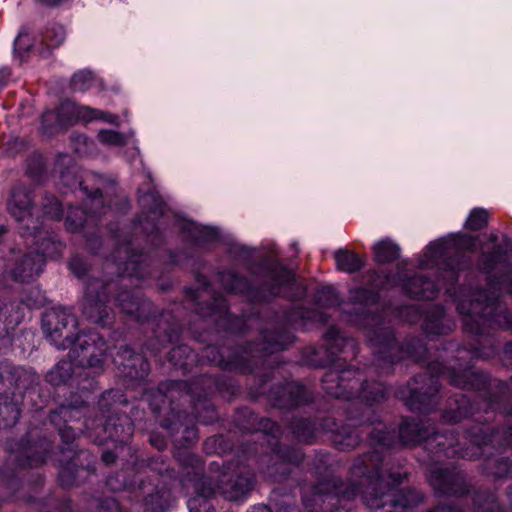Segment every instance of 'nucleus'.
I'll return each instance as SVG.
<instances>
[{"instance_id": "obj_45", "label": "nucleus", "mask_w": 512, "mask_h": 512, "mask_svg": "<svg viewBox=\"0 0 512 512\" xmlns=\"http://www.w3.org/2000/svg\"><path fill=\"white\" fill-rule=\"evenodd\" d=\"M45 214L52 219H60L62 216V207L57 199L52 198L49 206H45Z\"/></svg>"}, {"instance_id": "obj_14", "label": "nucleus", "mask_w": 512, "mask_h": 512, "mask_svg": "<svg viewBox=\"0 0 512 512\" xmlns=\"http://www.w3.org/2000/svg\"><path fill=\"white\" fill-rule=\"evenodd\" d=\"M361 381L360 372L351 369L342 371L340 375L329 372L323 380L327 393L336 398H350L352 391L358 389Z\"/></svg>"}, {"instance_id": "obj_10", "label": "nucleus", "mask_w": 512, "mask_h": 512, "mask_svg": "<svg viewBox=\"0 0 512 512\" xmlns=\"http://www.w3.org/2000/svg\"><path fill=\"white\" fill-rule=\"evenodd\" d=\"M399 284H401L407 294L423 300L433 299L440 288L438 284L424 279L422 276L402 279L400 274L397 276L377 274L371 281V287L376 289L391 288Z\"/></svg>"}, {"instance_id": "obj_23", "label": "nucleus", "mask_w": 512, "mask_h": 512, "mask_svg": "<svg viewBox=\"0 0 512 512\" xmlns=\"http://www.w3.org/2000/svg\"><path fill=\"white\" fill-rule=\"evenodd\" d=\"M270 279V294L273 296L283 295L288 296L286 289L295 284L294 274L284 268L279 267L269 273Z\"/></svg>"}, {"instance_id": "obj_37", "label": "nucleus", "mask_w": 512, "mask_h": 512, "mask_svg": "<svg viewBox=\"0 0 512 512\" xmlns=\"http://www.w3.org/2000/svg\"><path fill=\"white\" fill-rule=\"evenodd\" d=\"M97 512H128L124 510L116 497L105 496L97 500Z\"/></svg>"}, {"instance_id": "obj_5", "label": "nucleus", "mask_w": 512, "mask_h": 512, "mask_svg": "<svg viewBox=\"0 0 512 512\" xmlns=\"http://www.w3.org/2000/svg\"><path fill=\"white\" fill-rule=\"evenodd\" d=\"M42 234L38 227L33 229L26 241L35 244V249L29 254L15 255V266L10 269L14 280L30 281L42 272L47 258L56 259L62 254L63 244L52 236L42 238Z\"/></svg>"}, {"instance_id": "obj_3", "label": "nucleus", "mask_w": 512, "mask_h": 512, "mask_svg": "<svg viewBox=\"0 0 512 512\" xmlns=\"http://www.w3.org/2000/svg\"><path fill=\"white\" fill-rule=\"evenodd\" d=\"M172 477L173 470L163 460H154L143 471L130 468L116 472L108 477L106 485L113 492L128 489L131 501L144 511L165 512L175 503L171 492L164 487L166 479Z\"/></svg>"}, {"instance_id": "obj_17", "label": "nucleus", "mask_w": 512, "mask_h": 512, "mask_svg": "<svg viewBox=\"0 0 512 512\" xmlns=\"http://www.w3.org/2000/svg\"><path fill=\"white\" fill-rule=\"evenodd\" d=\"M462 476L448 468H434L430 474V483L441 494H457L462 491Z\"/></svg>"}, {"instance_id": "obj_18", "label": "nucleus", "mask_w": 512, "mask_h": 512, "mask_svg": "<svg viewBox=\"0 0 512 512\" xmlns=\"http://www.w3.org/2000/svg\"><path fill=\"white\" fill-rule=\"evenodd\" d=\"M176 226L187 233V236L194 240L197 244L203 245L214 242L219 236L216 228L196 224L183 218H176Z\"/></svg>"}, {"instance_id": "obj_48", "label": "nucleus", "mask_w": 512, "mask_h": 512, "mask_svg": "<svg viewBox=\"0 0 512 512\" xmlns=\"http://www.w3.org/2000/svg\"><path fill=\"white\" fill-rule=\"evenodd\" d=\"M72 211L69 212V214L67 215L66 217V225L69 229L71 230H77L79 228H82L85 223L87 222V219H83L82 217H80L79 219H73L72 218Z\"/></svg>"}, {"instance_id": "obj_46", "label": "nucleus", "mask_w": 512, "mask_h": 512, "mask_svg": "<svg viewBox=\"0 0 512 512\" xmlns=\"http://www.w3.org/2000/svg\"><path fill=\"white\" fill-rule=\"evenodd\" d=\"M69 268L72 271V273L75 274L78 278H81L82 276H84L87 271L86 264L79 257H74L70 261Z\"/></svg>"}, {"instance_id": "obj_30", "label": "nucleus", "mask_w": 512, "mask_h": 512, "mask_svg": "<svg viewBox=\"0 0 512 512\" xmlns=\"http://www.w3.org/2000/svg\"><path fill=\"white\" fill-rule=\"evenodd\" d=\"M219 280L225 290L234 293H245L251 286L246 279L239 277L232 271L221 273Z\"/></svg>"}, {"instance_id": "obj_28", "label": "nucleus", "mask_w": 512, "mask_h": 512, "mask_svg": "<svg viewBox=\"0 0 512 512\" xmlns=\"http://www.w3.org/2000/svg\"><path fill=\"white\" fill-rule=\"evenodd\" d=\"M399 251V246L388 239L381 240L373 246L374 258L378 263L395 260L399 256Z\"/></svg>"}, {"instance_id": "obj_38", "label": "nucleus", "mask_w": 512, "mask_h": 512, "mask_svg": "<svg viewBox=\"0 0 512 512\" xmlns=\"http://www.w3.org/2000/svg\"><path fill=\"white\" fill-rule=\"evenodd\" d=\"M21 321V316L18 312L15 314H11L6 316L3 313V309H0V330L5 333H8L10 330H13L15 326H17Z\"/></svg>"}, {"instance_id": "obj_16", "label": "nucleus", "mask_w": 512, "mask_h": 512, "mask_svg": "<svg viewBox=\"0 0 512 512\" xmlns=\"http://www.w3.org/2000/svg\"><path fill=\"white\" fill-rule=\"evenodd\" d=\"M51 443L46 438L34 443L21 445L16 452V457L20 465L36 467L46 462Z\"/></svg>"}, {"instance_id": "obj_32", "label": "nucleus", "mask_w": 512, "mask_h": 512, "mask_svg": "<svg viewBox=\"0 0 512 512\" xmlns=\"http://www.w3.org/2000/svg\"><path fill=\"white\" fill-rule=\"evenodd\" d=\"M18 378L16 380V386L17 389H21L22 387H25L26 390L23 395V402L22 405L26 406V398H32V395L35 394V390L32 387H28V385L35 384L39 381V377L32 371L24 370V369H18L17 371Z\"/></svg>"}, {"instance_id": "obj_62", "label": "nucleus", "mask_w": 512, "mask_h": 512, "mask_svg": "<svg viewBox=\"0 0 512 512\" xmlns=\"http://www.w3.org/2000/svg\"><path fill=\"white\" fill-rule=\"evenodd\" d=\"M185 433L188 435L189 438L195 439L197 437L196 431L194 428H188L185 430Z\"/></svg>"}, {"instance_id": "obj_54", "label": "nucleus", "mask_w": 512, "mask_h": 512, "mask_svg": "<svg viewBox=\"0 0 512 512\" xmlns=\"http://www.w3.org/2000/svg\"><path fill=\"white\" fill-rule=\"evenodd\" d=\"M91 206L98 207L100 203H102V193L97 189L93 194L89 195Z\"/></svg>"}, {"instance_id": "obj_44", "label": "nucleus", "mask_w": 512, "mask_h": 512, "mask_svg": "<svg viewBox=\"0 0 512 512\" xmlns=\"http://www.w3.org/2000/svg\"><path fill=\"white\" fill-rule=\"evenodd\" d=\"M72 412L73 408L62 406L59 410L51 413L50 420L53 424L59 426V420L63 418L65 421H68L72 417Z\"/></svg>"}, {"instance_id": "obj_8", "label": "nucleus", "mask_w": 512, "mask_h": 512, "mask_svg": "<svg viewBox=\"0 0 512 512\" xmlns=\"http://www.w3.org/2000/svg\"><path fill=\"white\" fill-rule=\"evenodd\" d=\"M348 321L359 325L367 331V336L371 344L376 348V354L379 359L395 362L393 353L399 350L398 344L394 338L392 330L384 326L380 316L371 313L357 314L355 317H349Z\"/></svg>"}, {"instance_id": "obj_40", "label": "nucleus", "mask_w": 512, "mask_h": 512, "mask_svg": "<svg viewBox=\"0 0 512 512\" xmlns=\"http://www.w3.org/2000/svg\"><path fill=\"white\" fill-rule=\"evenodd\" d=\"M279 338H281V336L276 333L265 334L263 336V339L265 340L263 350L266 352L273 353L277 350L284 349L285 345L282 342H279V341L272 342L271 341L272 339H279Z\"/></svg>"}, {"instance_id": "obj_11", "label": "nucleus", "mask_w": 512, "mask_h": 512, "mask_svg": "<svg viewBox=\"0 0 512 512\" xmlns=\"http://www.w3.org/2000/svg\"><path fill=\"white\" fill-rule=\"evenodd\" d=\"M117 286L114 282L103 283L95 280L88 283L83 303V313L92 322L107 325L109 322L108 310L105 305L107 301V292L115 289Z\"/></svg>"}, {"instance_id": "obj_15", "label": "nucleus", "mask_w": 512, "mask_h": 512, "mask_svg": "<svg viewBox=\"0 0 512 512\" xmlns=\"http://www.w3.org/2000/svg\"><path fill=\"white\" fill-rule=\"evenodd\" d=\"M112 260L124 275L136 278L144 277L143 269L146 264V257L132 250L129 244L120 246Z\"/></svg>"}, {"instance_id": "obj_25", "label": "nucleus", "mask_w": 512, "mask_h": 512, "mask_svg": "<svg viewBox=\"0 0 512 512\" xmlns=\"http://www.w3.org/2000/svg\"><path fill=\"white\" fill-rule=\"evenodd\" d=\"M335 261L338 270L345 273H354L364 265V260L361 257L348 250L337 251Z\"/></svg>"}, {"instance_id": "obj_42", "label": "nucleus", "mask_w": 512, "mask_h": 512, "mask_svg": "<svg viewBox=\"0 0 512 512\" xmlns=\"http://www.w3.org/2000/svg\"><path fill=\"white\" fill-rule=\"evenodd\" d=\"M499 257H500V253L498 250H495V249L492 253H489V254H486L483 252L482 260H481V264H480L481 269H483L486 272H489L491 269L494 268V265L498 261Z\"/></svg>"}, {"instance_id": "obj_57", "label": "nucleus", "mask_w": 512, "mask_h": 512, "mask_svg": "<svg viewBox=\"0 0 512 512\" xmlns=\"http://www.w3.org/2000/svg\"><path fill=\"white\" fill-rule=\"evenodd\" d=\"M388 478L393 485H397L402 483L404 477L400 473H397L388 475Z\"/></svg>"}, {"instance_id": "obj_61", "label": "nucleus", "mask_w": 512, "mask_h": 512, "mask_svg": "<svg viewBox=\"0 0 512 512\" xmlns=\"http://www.w3.org/2000/svg\"><path fill=\"white\" fill-rule=\"evenodd\" d=\"M314 321H318V322H323V323H325V322H326V318H325V316H324V314H323V313H321V312H317V313H315V315H314Z\"/></svg>"}, {"instance_id": "obj_60", "label": "nucleus", "mask_w": 512, "mask_h": 512, "mask_svg": "<svg viewBox=\"0 0 512 512\" xmlns=\"http://www.w3.org/2000/svg\"><path fill=\"white\" fill-rule=\"evenodd\" d=\"M23 38H24L23 33H19V35L17 36V38L15 39V42H14L15 50H17L18 48L19 49L21 48V42H22Z\"/></svg>"}, {"instance_id": "obj_58", "label": "nucleus", "mask_w": 512, "mask_h": 512, "mask_svg": "<svg viewBox=\"0 0 512 512\" xmlns=\"http://www.w3.org/2000/svg\"><path fill=\"white\" fill-rule=\"evenodd\" d=\"M248 512H271L265 505H257L252 507Z\"/></svg>"}, {"instance_id": "obj_7", "label": "nucleus", "mask_w": 512, "mask_h": 512, "mask_svg": "<svg viewBox=\"0 0 512 512\" xmlns=\"http://www.w3.org/2000/svg\"><path fill=\"white\" fill-rule=\"evenodd\" d=\"M433 436L434 441L440 446V450L453 447V442L446 444L442 439L444 436L439 435L432 430L431 432L425 427V423L415 420H405L399 427L396 440V431H383L375 429L371 432V443L381 447H395L398 442L403 445H414L422 441L430 439Z\"/></svg>"}, {"instance_id": "obj_47", "label": "nucleus", "mask_w": 512, "mask_h": 512, "mask_svg": "<svg viewBox=\"0 0 512 512\" xmlns=\"http://www.w3.org/2000/svg\"><path fill=\"white\" fill-rule=\"evenodd\" d=\"M337 445H339L342 449L345 448H353L359 443V436L354 435L353 433H349L345 436L343 440L335 439Z\"/></svg>"}, {"instance_id": "obj_64", "label": "nucleus", "mask_w": 512, "mask_h": 512, "mask_svg": "<svg viewBox=\"0 0 512 512\" xmlns=\"http://www.w3.org/2000/svg\"><path fill=\"white\" fill-rule=\"evenodd\" d=\"M323 492H324V490H323V489H321L320 487H318V486H317V487H314V494H315V495H320V494H322Z\"/></svg>"}, {"instance_id": "obj_19", "label": "nucleus", "mask_w": 512, "mask_h": 512, "mask_svg": "<svg viewBox=\"0 0 512 512\" xmlns=\"http://www.w3.org/2000/svg\"><path fill=\"white\" fill-rule=\"evenodd\" d=\"M230 501H242L253 487V479L248 475H239L234 481L215 486Z\"/></svg>"}, {"instance_id": "obj_12", "label": "nucleus", "mask_w": 512, "mask_h": 512, "mask_svg": "<svg viewBox=\"0 0 512 512\" xmlns=\"http://www.w3.org/2000/svg\"><path fill=\"white\" fill-rule=\"evenodd\" d=\"M7 209L17 222H24L27 230L37 228L38 220L34 219L35 207L32 202L31 191L25 186L18 184L12 188Z\"/></svg>"}, {"instance_id": "obj_26", "label": "nucleus", "mask_w": 512, "mask_h": 512, "mask_svg": "<svg viewBox=\"0 0 512 512\" xmlns=\"http://www.w3.org/2000/svg\"><path fill=\"white\" fill-rule=\"evenodd\" d=\"M325 338L327 341V350L331 355L344 352L346 348L354 349L355 346L353 339L343 337L335 327H331L326 332Z\"/></svg>"}, {"instance_id": "obj_41", "label": "nucleus", "mask_w": 512, "mask_h": 512, "mask_svg": "<svg viewBox=\"0 0 512 512\" xmlns=\"http://www.w3.org/2000/svg\"><path fill=\"white\" fill-rule=\"evenodd\" d=\"M58 429L64 444L67 446L62 448V453L65 454L67 451L71 450L69 445L74 441L76 433L71 426H65L64 428L59 426Z\"/></svg>"}, {"instance_id": "obj_21", "label": "nucleus", "mask_w": 512, "mask_h": 512, "mask_svg": "<svg viewBox=\"0 0 512 512\" xmlns=\"http://www.w3.org/2000/svg\"><path fill=\"white\" fill-rule=\"evenodd\" d=\"M116 302L123 312L134 316L137 320L143 318L145 311L150 304L141 299L137 293L133 291H122L116 297Z\"/></svg>"}, {"instance_id": "obj_33", "label": "nucleus", "mask_w": 512, "mask_h": 512, "mask_svg": "<svg viewBox=\"0 0 512 512\" xmlns=\"http://www.w3.org/2000/svg\"><path fill=\"white\" fill-rule=\"evenodd\" d=\"M99 140L105 145L111 146H123L128 145L130 140L128 137L123 134L113 131V130H101L98 133ZM131 144L134 145V141H131ZM138 154V149L136 146H133L132 155L135 156Z\"/></svg>"}, {"instance_id": "obj_20", "label": "nucleus", "mask_w": 512, "mask_h": 512, "mask_svg": "<svg viewBox=\"0 0 512 512\" xmlns=\"http://www.w3.org/2000/svg\"><path fill=\"white\" fill-rule=\"evenodd\" d=\"M87 453L81 452L77 454L72 460L65 464H61L59 473V481L62 486L70 487L80 483V479L87 477L90 474V466H77L76 460L81 457H86Z\"/></svg>"}, {"instance_id": "obj_13", "label": "nucleus", "mask_w": 512, "mask_h": 512, "mask_svg": "<svg viewBox=\"0 0 512 512\" xmlns=\"http://www.w3.org/2000/svg\"><path fill=\"white\" fill-rule=\"evenodd\" d=\"M57 119L58 124L61 126L78 120L88 122L95 119H100L112 124L118 123L117 115L92 109L87 106H78L72 102H64L61 104L57 111Z\"/></svg>"}, {"instance_id": "obj_53", "label": "nucleus", "mask_w": 512, "mask_h": 512, "mask_svg": "<svg viewBox=\"0 0 512 512\" xmlns=\"http://www.w3.org/2000/svg\"><path fill=\"white\" fill-rule=\"evenodd\" d=\"M117 454L114 451L107 450L102 454V461L106 464H112L115 462Z\"/></svg>"}, {"instance_id": "obj_36", "label": "nucleus", "mask_w": 512, "mask_h": 512, "mask_svg": "<svg viewBox=\"0 0 512 512\" xmlns=\"http://www.w3.org/2000/svg\"><path fill=\"white\" fill-rule=\"evenodd\" d=\"M487 221L488 212L484 209L476 208L469 214L465 225L470 230H479L486 225Z\"/></svg>"}, {"instance_id": "obj_59", "label": "nucleus", "mask_w": 512, "mask_h": 512, "mask_svg": "<svg viewBox=\"0 0 512 512\" xmlns=\"http://www.w3.org/2000/svg\"><path fill=\"white\" fill-rule=\"evenodd\" d=\"M150 442L152 445L156 446L158 449H162L164 446V441L162 439L151 438Z\"/></svg>"}, {"instance_id": "obj_51", "label": "nucleus", "mask_w": 512, "mask_h": 512, "mask_svg": "<svg viewBox=\"0 0 512 512\" xmlns=\"http://www.w3.org/2000/svg\"><path fill=\"white\" fill-rule=\"evenodd\" d=\"M465 412L462 411L460 407L456 411H453L452 413L446 412L443 416L444 420L447 422H458L460 419H462L465 416Z\"/></svg>"}, {"instance_id": "obj_43", "label": "nucleus", "mask_w": 512, "mask_h": 512, "mask_svg": "<svg viewBox=\"0 0 512 512\" xmlns=\"http://www.w3.org/2000/svg\"><path fill=\"white\" fill-rule=\"evenodd\" d=\"M319 301L325 303L328 306H332L338 303V297L334 288L323 287L319 293Z\"/></svg>"}, {"instance_id": "obj_22", "label": "nucleus", "mask_w": 512, "mask_h": 512, "mask_svg": "<svg viewBox=\"0 0 512 512\" xmlns=\"http://www.w3.org/2000/svg\"><path fill=\"white\" fill-rule=\"evenodd\" d=\"M139 201L143 209H147L145 219L140 220V225L145 230H148L146 223L154 221L159 216L165 215V205L162 199L154 192H148L141 195Z\"/></svg>"}, {"instance_id": "obj_1", "label": "nucleus", "mask_w": 512, "mask_h": 512, "mask_svg": "<svg viewBox=\"0 0 512 512\" xmlns=\"http://www.w3.org/2000/svg\"><path fill=\"white\" fill-rule=\"evenodd\" d=\"M477 240L465 234H452L445 239L430 243L423 252L419 267L431 269L436 267L442 278V286L449 295L454 297L457 310L463 316L466 330L474 334L483 332L482 326L495 324L509 327V314L502 307L499 296L500 287L490 282L488 292L473 291L461 288L458 294H452V285L457 279L458 271L462 269L460 260L466 252L476 250Z\"/></svg>"}, {"instance_id": "obj_52", "label": "nucleus", "mask_w": 512, "mask_h": 512, "mask_svg": "<svg viewBox=\"0 0 512 512\" xmlns=\"http://www.w3.org/2000/svg\"><path fill=\"white\" fill-rule=\"evenodd\" d=\"M189 351H190V349L187 346L175 347L170 352V358H171V360H173V359H175L178 356H181L183 354H187V352H189Z\"/></svg>"}, {"instance_id": "obj_9", "label": "nucleus", "mask_w": 512, "mask_h": 512, "mask_svg": "<svg viewBox=\"0 0 512 512\" xmlns=\"http://www.w3.org/2000/svg\"><path fill=\"white\" fill-rule=\"evenodd\" d=\"M87 436L99 445H104L108 440L123 445L128 443L133 435V425L124 415L106 417L105 423L96 420H87L85 423ZM123 450V446H116Z\"/></svg>"}, {"instance_id": "obj_4", "label": "nucleus", "mask_w": 512, "mask_h": 512, "mask_svg": "<svg viewBox=\"0 0 512 512\" xmlns=\"http://www.w3.org/2000/svg\"><path fill=\"white\" fill-rule=\"evenodd\" d=\"M352 473L364 479L361 485L367 483L364 499L374 512H401L400 509L417 505L422 500L421 494L415 490L405 492L390 486L380 472L378 452L358 459L353 465Z\"/></svg>"}, {"instance_id": "obj_2", "label": "nucleus", "mask_w": 512, "mask_h": 512, "mask_svg": "<svg viewBox=\"0 0 512 512\" xmlns=\"http://www.w3.org/2000/svg\"><path fill=\"white\" fill-rule=\"evenodd\" d=\"M42 329L46 338L58 349H69V359L59 361L46 376L52 385L87 377L88 369H103L106 343L97 332L79 334L78 322L70 309L57 308L47 312L42 319Z\"/></svg>"}, {"instance_id": "obj_27", "label": "nucleus", "mask_w": 512, "mask_h": 512, "mask_svg": "<svg viewBox=\"0 0 512 512\" xmlns=\"http://www.w3.org/2000/svg\"><path fill=\"white\" fill-rule=\"evenodd\" d=\"M447 320L442 308H435L431 315L425 318V331L431 335L445 334L451 329L450 325L446 324Z\"/></svg>"}, {"instance_id": "obj_50", "label": "nucleus", "mask_w": 512, "mask_h": 512, "mask_svg": "<svg viewBox=\"0 0 512 512\" xmlns=\"http://www.w3.org/2000/svg\"><path fill=\"white\" fill-rule=\"evenodd\" d=\"M285 462L291 464H299L302 461V453L298 450H293L288 452L287 454L281 456Z\"/></svg>"}, {"instance_id": "obj_56", "label": "nucleus", "mask_w": 512, "mask_h": 512, "mask_svg": "<svg viewBox=\"0 0 512 512\" xmlns=\"http://www.w3.org/2000/svg\"><path fill=\"white\" fill-rule=\"evenodd\" d=\"M431 512H461V510L449 505H441L433 509Z\"/></svg>"}, {"instance_id": "obj_55", "label": "nucleus", "mask_w": 512, "mask_h": 512, "mask_svg": "<svg viewBox=\"0 0 512 512\" xmlns=\"http://www.w3.org/2000/svg\"><path fill=\"white\" fill-rule=\"evenodd\" d=\"M11 75V71L8 67H3L0 69V89L5 85L6 79H8Z\"/></svg>"}, {"instance_id": "obj_6", "label": "nucleus", "mask_w": 512, "mask_h": 512, "mask_svg": "<svg viewBox=\"0 0 512 512\" xmlns=\"http://www.w3.org/2000/svg\"><path fill=\"white\" fill-rule=\"evenodd\" d=\"M185 476L181 480L183 486L192 487L195 495L187 501L189 512H215L210 503V497L216 492L210 478L202 475L203 465L197 456L190 451H184L177 456Z\"/></svg>"}, {"instance_id": "obj_39", "label": "nucleus", "mask_w": 512, "mask_h": 512, "mask_svg": "<svg viewBox=\"0 0 512 512\" xmlns=\"http://www.w3.org/2000/svg\"><path fill=\"white\" fill-rule=\"evenodd\" d=\"M45 39L47 41V46H49V47L59 46L65 39V31H64L63 27L58 26V27H55L51 31H47Z\"/></svg>"}, {"instance_id": "obj_24", "label": "nucleus", "mask_w": 512, "mask_h": 512, "mask_svg": "<svg viewBox=\"0 0 512 512\" xmlns=\"http://www.w3.org/2000/svg\"><path fill=\"white\" fill-rule=\"evenodd\" d=\"M21 408L17 399L11 402L8 397L0 396V428H8L16 424L19 419Z\"/></svg>"}, {"instance_id": "obj_49", "label": "nucleus", "mask_w": 512, "mask_h": 512, "mask_svg": "<svg viewBox=\"0 0 512 512\" xmlns=\"http://www.w3.org/2000/svg\"><path fill=\"white\" fill-rule=\"evenodd\" d=\"M117 394H118L117 391L111 390L102 395V397L100 399V406H101L103 417H106L105 414L108 411H110V408H106L108 400L114 399Z\"/></svg>"}, {"instance_id": "obj_63", "label": "nucleus", "mask_w": 512, "mask_h": 512, "mask_svg": "<svg viewBox=\"0 0 512 512\" xmlns=\"http://www.w3.org/2000/svg\"><path fill=\"white\" fill-rule=\"evenodd\" d=\"M54 115L53 112H46L44 115H43V122H46L48 120V118L52 117Z\"/></svg>"}, {"instance_id": "obj_35", "label": "nucleus", "mask_w": 512, "mask_h": 512, "mask_svg": "<svg viewBox=\"0 0 512 512\" xmlns=\"http://www.w3.org/2000/svg\"><path fill=\"white\" fill-rule=\"evenodd\" d=\"M95 79L90 71L83 70L75 73L71 80L72 88L75 91L84 92L91 88Z\"/></svg>"}, {"instance_id": "obj_31", "label": "nucleus", "mask_w": 512, "mask_h": 512, "mask_svg": "<svg viewBox=\"0 0 512 512\" xmlns=\"http://www.w3.org/2000/svg\"><path fill=\"white\" fill-rule=\"evenodd\" d=\"M118 364V362L115 360ZM120 366H123L124 370L131 369L127 374L130 377L144 378L148 373V363L143 359L141 355H132L130 353L126 362H120Z\"/></svg>"}, {"instance_id": "obj_29", "label": "nucleus", "mask_w": 512, "mask_h": 512, "mask_svg": "<svg viewBox=\"0 0 512 512\" xmlns=\"http://www.w3.org/2000/svg\"><path fill=\"white\" fill-rule=\"evenodd\" d=\"M387 396V388L382 383H374L371 387L367 384H361V390L359 391L357 398L364 401L366 405L371 406L377 403Z\"/></svg>"}, {"instance_id": "obj_34", "label": "nucleus", "mask_w": 512, "mask_h": 512, "mask_svg": "<svg viewBox=\"0 0 512 512\" xmlns=\"http://www.w3.org/2000/svg\"><path fill=\"white\" fill-rule=\"evenodd\" d=\"M313 424L306 419L297 420L293 425V433L300 441L310 443L314 437Z\"/></svg>"}]
</instances>
